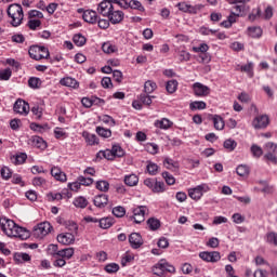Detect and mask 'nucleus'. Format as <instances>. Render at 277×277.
Here are the masks:
<instances>
[{
  "label": "nucleus",
  "instance_id": "nucleus-8",
  "mask_svg": "<svg viewBox=\"0 0 277 277\" xmlns=\"http://www.w3.org/2000/svg\"><path fill=\"white\" fill-rule=\"evenodd\" d=\"M203 192H209V186L207 184H201V185H198L195 188H190L188 190V196L193 200H200L202 198V193Z\"/></svg>",
  "mask_w": 277,
  "mask_h": 277
},
{
  "label": "nucleus",
  "instance_id": "nucleus-58",
  "mask_svg": "<svg viewBox=\"0 0 277 277\" xmlns=\"http://www.w3.org/2000/svg\"><path fill=\"white\" fill-rule=\"evenodd\" d=\"M111 150H113V155L114 157H122L124 155V149H122V147L120 145H113L111 147Z\"/></svg>",
  "mask_w": 277,
  "mask_h": 277
},
{
  "label": "nucleus",
  "instance_id": "nucleus-32",
  "mask_svg": "<svg viewBox=\"0 0 277 277\" xmlns=\"http://www.w3.org/2000/svg\"><path fill=\"white\" fill-rule=\"evenodd\" d=\"M100 228L106 230L107 228H111L114 226V219L111 217H104L98 221Z\"/></svg>",
  "mask_w": 277,
  "mask_h": 277
},
{
  "label": "nucleus",
  "instance_id": "nucleus-12",
  "mask_svg": "<svg viewBox=\"0 0 277 277\" xmlns=\"http://www.w3.org/2000/svg\"><path fill=\"white\" fill-rule=\"evenodd\" d=\"M193 92L195 96H209L211 89L200 82H195L193 84Z\"/></svg>",
  "mask_w": 277,
  "mask_h": 277
},
{
  "label": "nucleus",
  "instance_id": "nucleus-50",
  "mask_svg": "<svg viewBox=\"0 0 277 277\" xmlns=\"http://www.w3.org/2000/svg\"><path fill=\"white\" fill-rule=\"evenodd\" d=\"M233 23H237V18L234 15H229L226 21H223L221 23V27H225V29H228L233 27Z\"/></svg>",
  "mask_w": 277,
  "mask_h": 277
},
{
  "label": "nucleus",
  "instance_id": "nucleus-5",
  "mask_svg": "<svg viewBox=\"0 0 277 277\" xmlns=\"http://www.w3.org/2000/svg\"><path fill=\"white\" fill-rule=\"evenodd\" d=\"M53 230V226L49 222L39 223L37 226L34 227L32 235L37 239H44L49 233Z\"/></svg>",
  "mask_w": 277,
  "mask_h": 277
},
{
  "label": "nucleus",
  "instance_id": "nucleus-16",
  "mask_svg": "<svg viewBox=\"0 0 277 277\" xmlns=\"http://www.w3.org/2000/svg\"><path fill=\"white\" fill-rule=\"evenodd\" d=\"M129 243L131 248H133L134 250H137V248H142V246H144V240L142 239V235H140V233H132L129 236Z\"/></svg>",
  "mask_w": 277,
  "mask_h": 277
},
{
  "label": "nucleus",
  "instance_id": "nucleus-24",
  "mask_svg": "<svg viewBox=\"0 0 277 277\" xmlns=\"http://www.w3.org/2000/svg\"><path fill=\"white\" fill-rule=\"evenodd\" d=\"M140 183V177H137L135 174H129L124 176V184L128 185V187H135Z\"/></svg>",
  "mask_w": 277,
  "mask_h": 277
},
{
  "label": "nucleus",
  "instance_id": "nucleus-33",
  "mask_svg": "<svg viewBox=\"0 0 277 277\" xmlns=\"http://www.w3.org/2000/svg\"><path fill=\"white\" fill-rule=\"evenodd\" d=\"M166 89L169 94H174V92H176V90H179V81L174 80V79L169 80L167 82Z\"/></svg>",
  "mask_w": 277,
  "mask_h": 277
},
{
  "label": "nucleus",
  "instance_id": "nucleus-57",
  "mask_svg": "<svg viewBox=\"0 0 277 277\" xmlns=\"http://www.w3.org/2000/svg\"><path fill=\"white\" fill-rule=\"evenodd\" d=\"M10 77H12V69L5 68L0 70V80L1 81H9Z\"/></svg>",
  "mask_w": 277,
  "mask_h": 277
},
{
  "label": "nucleus",
  "instance_id": "nucleus-37",
  "mask_svg": "<svg viewBox=\"0 0 277 277\" xmlns=\"http://www.w3.org/2000/svg\"><path fill=\"white\" fill-rule=\"evenodd\" d=\"M14 261L16 263H27L28 261H31V256L28 253H15Z\"/></svg>",
  "mask_w": 277,
  "mask_h": 277
},
{
  "label": "nucleus",
  "instance_id": "nucleus-53",
  "mask_svg": "<svg viewBox=\"0 0 277 277\" xmlns=\"http://www.w3.org/2000/svg\"><path fill=\"white\" fill-rule=\"evenodd\" d=\"M162 177L164 179L167 185H174L176 183L174 175L170 174L168 171L162 172Z\"/></svg>",
  "mask_w": 277,
  "mask_h": 277
},
{
  "label": "nucleus",
  "instance_id": "nucleus-17",
  "mask_svg": "<svg viewBox=\"0 0 277 277\" xmlns=\"http://www.w3.org/2000/svg\"><path fill=\"white\" fill-rule=\"evenodd\" d=\"M58 243L63 246H70L75 243V235L72 233H63L57 236Z\"/></svg>",
  "mask_w": 277,
  "mask_h": 277
},
{
  "label": "nucleus",
  "instance_id": "nucleus-54",
  "mask_svg": "<svg viewBox=\"0 0 277 277\" xmlns=\"http://www.w3.org/2000/svg\"><path fill=\"white\" fill-rule=\"evenodd\" d=\"M32 185L35 187H47V180L44 177H40V176L34 177Z\"/></svg>",
  "mask_w": 277,
  "mask_h": 277
},
{
  "label": "nucleus",
  "instance_id": "nucleus-47",
  "mask_svg": "<svg viewBox=\"0 0 277 277\" xmlns=\"http://www.w3.org/2000/svg\"><path fill=\"white\" fill-rule=\"evenodd\" d=\"M72 41L77 47H83L87 42V39L83 37V35L77 34L74 36Z\"/></svg>",
  "mask_w": 277,
  "mask_h": 277
},
{
  "label": "nucleus",
  "instance_id": "nucleus-27",
  "mask_svg": "<svg viewBox=\"0 0 277 277\" xmlns=\"http://www.w3.org/2000/svg\"><path fill=\"white\" fill-rule=\"evenodd\" d=\"M212 121L214 124V129H216V131H222L224 129L225 127L224 119L220 117V115H214L212 117Z\"/></svg>",
  "mask_w": 277,
  "mask_h": 277
},
{
  "label": "nucleus",
  "instance_id": "nucleus-62",
  "mask_svg": "<svg viewBox=\"0 0 277 277\" xmlns=\"http://www.w3.org/2000/svg\"><path fill=\"white\" fill-rule=\"evenodd\" d=\"M78 181H79L80 185H84L85 187H88V186L92 185V183H94V179L85 177L83 175H80L78 177Z\"/></svg>",
  "mask_w": 277,
  "mask_h": 277
},
{
  "label": "nucleus",
  "instance_id": "nucleus-31",
  "mask_svg": "<svg viewBox=\"0 0 277 277\" xmlns=\"http://www.w3.org/2000/svg\"><path fill=\"white\" fill-rule=\"evenodd\" d=\"M149 93H141L138 95V101L143 104V105H147V107H150V105H153V98H155V96H150L148 95Z\"/></svg>",
  "mask_w": 277,
  "mask_h": 277
},
{
  "label": "nucleus",
  "instance_id": "nucleus-20",
  "mask_svg": "<svg viewBox=\"0 0 277 277\" xmlns=\"http://www.w3.org/2000/svg\"><path fill=\"white\" fill-rule=\"evenodd\" d=\"M251 98L250 95H243V103H247L248 108H247V114H249V116H256V114H259V108L256 107V105L254 103L248 104L250 103Z\"/></svg>",
  "mask_w": 277,
  "mask_h": 277
},
{
  "label": "nucleus",
  "instance_id": "nucleus-15",
  "mask_svg": "<svg viewBox=\"0 0 277 277\" xmlns=\"http://www.w3.org/2000/svg\"><path fill=\"white\" fill-rule=\"evenodd\" d=\"M107 18L111 23V25H119L121 21H124V12L113 9Z\"/></svg>",
  "mask_w": 277,
  "mask_h": 277
},
{
  "label": "nucleus",
  "instance_id": "nucleus-9",
  "mask_svg": "<svg viewBox=\"0 0 277 277\" xmlns=\"http://www.w3.org/2000/svg\"><path fill=\"white\" fill-rule=\"evenodd\" d=\"M146 211H148V208L145 206H140L133 210V216H131V220H134L135 224H142L146 220Z\"/></svg>",
  "mask_w": 277,
  "mask_h": 277
},
{
  "label": "nucleus",
  "instance_id": "nucleus-52",
  "mask_svg": "<svg viewBox=\"0 0 277 277\" xmlns=\"http://www.w3.org/2000/svg\"><path fill=\"white\" fill-rule=\"evenodd\" d=\"M96 133H97V135H100L101 137H111V130L105 129V128H103V127H97V128H96Z\"/></svg>",
  "mask_w": 277,
  "mask_h": 277
},
{
  "label": "nucleus",
  "instance_id": "nucleus-11",
  "mask_svg": "<svg viewBox=\"0 0 277 277\" xmlns=\"http://www.w3.org/2000/svg\"><path fill=\"white\" fill-rule=\"evenodd\" d=\"M199 256L202 261H207V263H217L222 259V255L217 251H203L199 253Z\"/></svg>",
  "mask_w": 277,
  "mask_h": 277
},
{
  "label": "nucleus",
  "instance_id": "nucleus-36",
  "mask_svg": "<svg viewBox=\"0 0 277 277\" xmlns=\"http://www.w3.org/2000/svg\"><path fill=\"white\" fill-rule=\"evenodd\" d=\"M157 90V83H155L153 80H147L144 83V93L145 94H153V92Z\"/></svg>",
  "mask_w": 277,
  "mask_h": 277
},
{
  "label": "nucleus",
  "instance_id": "nucleus-23",
  "mask_svg": "<svg viewBox=\"0 0 277 277\" xmlns=\"http://www.w3.org/2000/svg\"><path fill=\"white\" fill-rule=\"evenodd\" d=\"M96 159H107L108 161H114L115 156L113 149H105V150H100L96 154Z\"/></svg>",
  "mask_w": 277,
  "mask_h": 277
},
{
  "label": "nucleus",
  "instance_id": "nucleus-35",
  "mask_svg": "<svg viewBox=\"0 0 277 277\" xmlns=\"http://www.w3.org/2000/svg\"><path fill=\"white\" fill-rule=\"evenodd\" d=\"M32 146H36V148H41V150H44V148H47V142L44 141L43 137L34 136Z\"/></svg>",
  "mask_w": 277,
  "mask_h": 277
},
{
  "label": "nucleus",
  "instance_id": "nucleus-48",
  "mask_svg": "<svg viewBox=\"0 0 277 277\" xmlns=\"http://www.w3.org/2000/svg\"><path fill=\"white\" fill-rule=\"evenodd\" d=\"M261 16H262L261 8L253 9L252 13L249 14L248 16V21H250V23H254V21H256L258 18H261Z\"/></svg>",
  "mask_w": 277,
  "mask_h": 277
},
{
  "label": "nucleus",
  "instance_id": "nucleus-64",
  "mask_svg": "<svg viewBox=\"0 0 277 277\" xmlns=\"http://www.w3.org/2000/svg\"><path fill=\"white\" fill-rule=\"evenodd\" d=\"M266 241L267 243H272L273 246H277V234L274 232H271L266 235Z\"/></svg>",
  "mask_w": 277,
  "mask_h": 277
},
{
  "label": "nucleus",
  "instance_id": "nucleus-63",
  "mask_svg": "<svg viewBox=\"0 0 277 277\" xmlns=\"http://www.w3.org/2000/svg\"><path fill=\"white\" fill-rule=\"evenodd\" d=\"M48 252H49V254L54 256V259L60 258V255H57V253L60 252L57 245H49Z\"/></svg>",
  "mask_w": 277,
  "mask_h": 277
},
{
  "label": "nucleus",
  "instance_id": "nucleus-60",
  "mask_svg": "<svg viewBox=\"0 0 277 277\" xmlns=\"http://www.w3.org/2000/svg\"><path fill=\"white\" fill-rule=\"evenodd\" d=\"M266 153H271L272 155H277V144L276 143H266L264 146Z\"/></svg>",
  "mask_w": 277,
  "mask_h": 277
},
{
  "label": "nucleus",
  "instance_id": "nucleus-22",
  "mask_svg": "<svg viewBox=\"0 0 277 277\" xmlns=\"http://www.w3.org/2000/svg\"><path fill=\"white\" fill-rule=\"evenodd\" d=\"M60 83L61 85H65L66 88H74V90H77V88H79V81L70 77L61 79Z\"/></svg>",
  "mask_w": 277,
  "mask_h": 277
},
{
  "label": "nucleus",
  "instance_id": "nucleus-49",
  "mask_svg": "<svg viewBox=\"0 0 277 277\" xmlns=\"http://www.w3.org/2000/svg\"><path fill=\"white\" fill-rule=\"evenodd\" d=\"M176 53L179 54L180 62H189L192 54L185 50H177Z\"/></svg>",
  "mask_w": 277,
  "mask_h": 277
},
{
  "label": "nucleus",
  "instance_id": "nucleus-61",
  "mask_svg": "<svg viewBox=\"0 0 277 277\" xmlns=\"http://www.w3.org/2000/svg\"><path fill=\"white\" fill-rule=\"evenodd\" d=\"M102 50H103L105 53H107V54H109V53H116V45H114V44H111V43H109V42H105V43H103V45H102Z\"/></svg>",
  "mask_w": 277,
  "mask_h": 277
},
{
  "label": "nucleus",
  "instance_id": "nucleus-1",
  "mask_svg": "<svg viewBox=\"0 0 277 277\" xmlns=\"http://www.w3.org/2000/svg\"><path fill=\"white\" fill-rule=\"evenodd\" d=\"M0 227L6 237H18L19 239H29V230L18 226L14 221L9 219H0Z\"/></svg>",
  "mask_w": 277,
  "mask_h": 277
},
{
  "label": "nucleus",
  "instance_id": "nucleus-39",
  "mask_svg": "<svg viewBox=\"0 0 277 277\" xmlns=\"http://www.w3.org/2000/svg\"><path fill=\"white\" fill-rule=\"evenodd\" d=\"M147 226L150 228V230H159L161 227V222L158 219L150 217L147 220Z\"/></svg>",
  "mask_w": 277,
  "mask_h": 277
},
{
  "label": "nucleus",
  "instance_id": "nucleus-46",
  "mask_svg": "<svg viewBox=\"0 0 277 277\" xmlns=\"http://www.w3.org/2000/svg\"><path fill=\"white\" fill-rule=\"evenodd\" d=\"M126 214L127 210L122 206H118L113 209V215H115V217H124Z\"/></svg>",
  "mask_w": 277,
  "mask_h": 277
},
{
  "label": "nucleus",
  "instance_id": "nucleus-30",
  "mask_svg": "<svg viewBox=\"0 0 277 277\" xmlns=\"http://www.w3.org/2000/svg\"><path fill=\"white\" fill-rule=\"evenodd\" d=\"M131 10H137L138 12H146V9L144 8V5H142V2H140L138 0H130L128 2V9Z\"/></svg>",
  "mask_w": 277,
  "mask_h": 277
},
{
  "label": "nucleus",
  "instance_id": "nucleus-44",
  "mask_svg": "<svg viewBox=\"0 0 277 277\" xmlns=\"http://www.w3.org/2000/svg\"><path fill=\"white\" fill-rule=\"evenodd\" d=\"M74 205L78 208V209H85V207H88V199H85L84 197H77L74 200Z\"/></svg>",
  "mask_w": 277,
  "mask_h": 277
},
{
  "label": "nucleus",
  "instance_id": "nucleus-40",
  "mask_svg": "<svg viewBox=\"0 0 277 277\" xmlns=\"http://www.w3.org/2000/svg\"><path fill=\"white\" fill-rule=\"evenodd\" d=\"M163 166L167 170H176L179 169V162L172 160L171 158H164Z\"/></svg>",
  "mask_w": 277,
  "mask_h": 277
},
{
  "label": "nucleus",
  "instance_id": "nucleus-25",
  "mask_svg": "<svg viewBox=\"0 0 277 277\" xmlns=\"http://www.w3.org/2000/svg\"><path fill=\"white\" fill-rule=\"evenodd\" d=\"M247 34L250 38H261L263 36V29L259 26H252L248 28Z\"/></svg>",
  "mask_w": 277,
  "mask_h": 277
},
{
  "label": "nucleus",
  "instance_id": "nucleus-2",
  "mask_svg": "<svg viewBox=\"0 0 277 277\" xmlns=\"http://www.w3.org/2000/svg\"><path fill=\"white\" fill-rule=\"evenodd\" d=\"M6 13L8 16L12 18L11 25L13 27H18L22 25L25 14L23 13V6H21V4H10Z\"/></svg>",
  "mask_w": 277,
  "mask_h": 277
},
{
  "label": "nucleus",
  "instance_id": "nucleus-29",
  "mask_svg": "<svg viewBox=\"0 0 277 277\" xmlns=\"http://www.w3.org/2000/svg\"><path fill=\"white\" fill-rule=\"evenodd\" d=\"M74 254H75L74 248L62 249L57 252V256H61V259H72Z\"/></svg>",
  "mask_w": 277,
  "mask_h": 277
},
{
  "label": "nucleus",
  "instance_id": "nucleus-18",
  "mask_svg": "<svg viewBox=\"0 0 277 277\" xmlns=\"http://www.w3.org/2000/svg\"><path fill=\"white\" fill-rule=\"evenodd\" d=\"M82 17L85 23H90L91 25L98 23V14L96 13V11L87 10L83 12Z\"/></svg>",
  "mask_w": 277,
  "mask_h": 277
},
{
  "label": "nucleus",
  "instance_id": "nucleus-34",
  "mask_svg": "<svg viewBox=\"0 0 277 277\" xmlns=\"http://www.w3.org/2000/svg\"><path fill=\"white\" fill-rule=\"evenodd\" d=\"M155 127H157L158 129L168 130L170 129V127H172V121H170V119L163 118L161 120L155 121Z\"/></svg>",
  "mask_w": 277,
  "mask_h": 277
},
{
  "label": "nucleus",
  "instance_id": "nucleus-26",
  "mask_svg": "<svg viewBox=\"0 0 277 277\" xmlns=\"http://www.w3.org/2000/svg\"><path fill=\"white\" fill-rule=\"evenodd\" d=\"M11 161L12 163H14L15 166H21L23 164L25 161H27V154L25 153H21L17 154L15 156L11 157Z\"/></svg>",
  "mask_w": 277,
  "mask_h": 277
},
{
  "label": "nucleus",
  "instance_id": "nucleus-21",
  "mask_svg": "<svg viewBox=\"0 0 277 277\" xmlns=\"http://www.w3.org/2000/svg\"><path fill=\"white\" fill-rule=\"evenodd\" d=\"M51 175L55 179V181H61V183L66 182V173H64L60 167H52Z\"/></svg>",
  "mask_w": 277,
  "mask_h": 277
},
{
  "label": "nucleus",
  "instance_id": "nucleus-41",
  "mask_svg": "<svg viewBox=\"0 0 277 277\" xmlns=\"http://www.w3.org/2000/svg\"><path fill=\"white\" fill-rule=\"evenodd\" d=\"M28 85L32 90H38L40 85H42V80H40V78H37V77H31L28 80Z\"/></svg>",
  "mask_w": 277,
  "mask_h": 277
},
{
  "label": "nucleus",
  "instance_id": "nucleus-42",
  "mask_svg": "<svg viewBox=\"0 0 277 277\" xmlns=\"http://www.w3.org/2000/svg\"><path fill=\"white\" fill-rule=\"evenodd\" d=\"M223 146L226 150H228V153H233V150L237 148V142H235L233 138H228L223 143Z\"/></svg>",
  "mask_w": 277,
  "mask_h": 277
},
{
  "label": "nucleus",
  "instance_id": "nucleus-14",
  "mask_svg": "<svg viewBox=\"0 0 277 277\" xmlns=\"http://www.w3.org/2000/svg\"><path fill=\"white\" fill-rule=\"evenodd\" d=\"M269 124V117L267 115L258 116L252 121V127L255 129H266Z\"/></svg>",
  "mask_w": 277,
  "mask_h": 277
},
{
  "label": "nucleus",
  "instance_id": "nucleus-51",
  "mask_svg": "<svg viewBox=\"0 0 277 277\" xmlns=\"http://www.w3.org/2000/svg\"><path fill=\"white\" fill-rule=\"evenodd\" d=\"M96 189L100 192H109V182L107 181H97L95 184Z\"/></svg>",
  "mask_w": 277,
  "mask_h": 277
},
{
  "label": "nucleus",
  "instance_id": "nucleus-38",
  "mask_svg": "<svg viewBox=\"0 0 277 277\" xmlns=\"http://www.w3.org/2000/svg\"><path fill=\"white\" fill-rule=\"evenodd\" d=\"M151 192L154 194H163V192H166V183L156 180L154 183V188H151Z\"/></svg>",
  "mask_w": 277,
  "mask_h": 277
},
{
  "label": "nucleus",
  "instance_id": "nucleus-28",
  "mask_svg": "<svg viewBox=\"0 0 277 277\" xmlns=\"http://www.w3.org/2000/svg\"><path fill=\"white\" fill-rule=\"evenodd\" d=\"M82 137H84L89 146H94V144H98V138L96 137V134H90L89 132H83Z\"/></svg>",
  "mask_w": 277,
  "mask_h": 277
},
{
  "label": "nucleus",
  "instance_id": "nucleus-6",
  "mask_svg": "<svg viewBox=\"0 0 277 277\" xmlns=\"http://www.w3.org/2000/svg\"><path fill=\"white\" fill-rule=\"evenodd\" d=\"M176 8L180 10V12H184L185 14H198V12H201L205 8L203 4H195L192 5L185 1L179 2L176 4Z\"/></svg>",
  "mask_w": 277,
  "mask_h": 277
},
{
  "label": "nucleus",
  "instance_id": "nucleus-59",
  "mask_svg": "<svg viewBox=\"0 0 277 277\" xmlns=\"http://www.w3.org/2000/svg\"><path fill=\"white\" fill-rule=\"evenodd\" d=\"M0 174L2 179H4V181L12 179V170H10V168L8 167H2V169L0 170Z\"/></svg>",
  "mask_w": 277,
  "mask_h": 277
},
{
  "label": "nucleus",
  "instance_id": "nucleus-10",
  "mask_svg": "<svg viewBox=\"0 0 277 277\" xmlns=\"http://www.w3.org/2000/svg\"><path fill=\"white\" fill-rule=\"evenodd\" d=\"M228 3L232 5L230 15L235 16V18H239L243 10V0H228Z\"/></svg>",
  "mask_w": 277,
  "mask_h": 277
},
{
  "label": "nucleus",
  "instance_id": "nucleus-56",
  "mask_svg": "<svg viewBox=\"0 0 277 277\" xmlns=\"http://www.w3.org/2000/svg\"><path fill=\"white\" fill-rule=\"evenodd\" d=\"M147 172H148V174H150L151 176H156L157 172H159V166H157V163L149 162V163L147 164Z\"/></svg>",
  "mask_w": 277,
  "mask_h": 277
},
{
  "label": "nucleus",
  "instance_id": "nucleus-4",
  "mask_svg": "<svg viewBox=\"0 0 277 277\" xmlns=\"http://www.w3.org/2000/svg\"><path fill=\"white\" fill-rule=\"evenodd\" d=\"M153 274L156 276H163L166 272L169 274H174L176 272V268L172 266L170 263H168L166 260H160L154 267H153Z\"/></svg>",
  "mask_w": 277,
  "mask_h": 277
},
{
  "label": "nucleus",
  "instance_id": "nucleus-45",
  "mask_svg": "<svg viewBox=\"0 0 277 277\" xmlns=\"http://www.w3.org/2000/svg\"><path fill=\"white\" fill-rule=\"evenodd\" d=\"M189 108L192 109V111L196 109H207V103L202 101H195L189 104Z\"/></svg>",
  "mask_w": 277,
  "mask_h": 277
},
{
  "label": "nucleus",
  "instance_id": "nucleus-19",
  "mask_svg": "<svg viewBox=\"0 0 277 277\" xmlns=\"http://www.w3.org/2000/svg\"><path fill=\"white\" fill-rule=\"evenodd\" d=\"M93 202L98 209H105V207H107V202H109V196L105 194L97 195L95 196Z\"/></svg>",
  "mask_w": 277,
  "mask_h": 277
},
{
  "label": "nucleus",
  "instance_id": "nucleus-3",
  "mask_svg": "<svg viewBox=\"0 0 277 277\" xmlns=\"http://www.w3.org/2000/svg\"><path fill=\"white\" fill-rule=\"evenodd\" d=\"M28 54L31 60H36L37 62L40 60H49V49L40 45H31L28 50Z\"/></svg>",
  "mask_w": 277,
  "mask_h": 277
},
{
  "label": "nucleus",
  "instance_id": "nucleus-55",
  "mask_svg": "<svg viewBox=\"0 0 277 277\" xmlns=\"http://www.w3.org/2000/svg\"><path fill=\"white\" fill-rule=\"evenodd\" d=\"M120 269V265H118L117 263H109L105 266V272H107V274H116V272H118Z\"/></svg>",
  "mask_w": 277,
  "mask_h": 277
},
{
  "label": "nucleus",
  "instance_id": "nucleus-7",
  "mask_svg": "<svg viewBox=\"0 0 277 277\" xmlns=\"http://www.w3.org/2000/svg\"><path fill=\"white\" fill-rule=\"evenodd\" d=\"M114 11V2L111 0H103L97 5V14L101 16H105L106 18L111 14Z\"/></svg>",
  "mask_w": 277,
  "mask_h": 277
},
{
  "label": "nucleus",
  "instance_id": "nucleus-43",
  "mask_svg": "<svg viewBox=\"0 0 277 277\" xmlns=\"http://www.w3.org/2000/svg\"><path fill=\"white\" fill-rule=\"evenodd\" d=\"M243 72L247 74L249 79H252V77H254V63L248 62V64L243 66Z\"/></svg>",
  "mask_w": 277,
  "mask_h": 277
},
{
  "label": "nucleus",
  "instance_id": "nucleus-13",
  "mask_svg": "<svg viewBox=\"0 0 277 277\" xmlns=\"http://www.w3.org/2000/svg\"><path fill=\"white\" fill-rule=\"evenodd\" d=\"M15 114H21V116H27L29 114V104L23 100H17L13 106Z\"/></svg>",
  "mask_w": 277,
  "mask_h": 277
}]
</instances>
